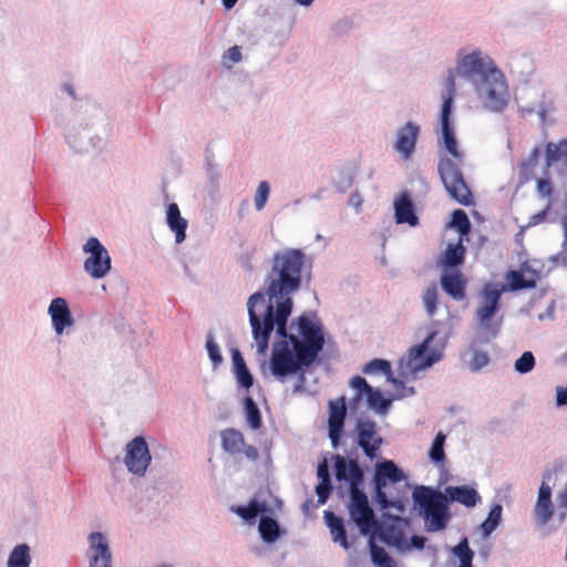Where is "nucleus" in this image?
<instances>
[{
    "instance_id": "nucleus-1",
    "label": "nucleus",
    "mask_w": 567,
    "mask_h": 567,
    "mask_svg": "<svg viewBox=\"0 0 567 567\" xmlns=\"http://www.w3.org/2000/svg\"><path fill=\"white\" fill-rule=\"evenodd\" d=\"M306 255L301 249L287 248L274 254L267 274L266 303L261 292L252 293L247 302L252 337L259 353L265 354L271 332L277 327L278 336H286V323L292 310L291 293L301 286V272Z\"/></svg>"
},
{
    "instance_id": "nucleus-2",
    "label": "nucleus",
    "mask_w": 567,
    "mask_h": 567,
    "mask_svg": "<svg viewBox=\"0 0 567 567\" xmlns=\"http://www.w3.org/2000/svg\"><path fill=\"white\" fill-rule=\"evenodd\" d=\"M306 255L301 249L287 248L274 254L267 274L266 303L261 292L252 293L247 302L252 337L259 353L265 354L271 332L277 327L278 336H286V323L292 310L291 293L301 286V272Z\"/></svg>"
},
{
    "instance_id": "nucleus-3",
    "label": "nucleus",
    "mask_w": 567,
    "mask_h": 567,
    "mask_svg": "<svg viewBox=\"0 0 567 567\" xmlns=\"http://www.w3.org/2000/svg\"><path fill=\"white\" fill-rule=\"evenodd\" d=\"M449 103L450 102L447 101L445 106L441 110L440 120L442 140L440 141V144L443 145L444 150L450 154L451 157H440L437 172L450 197L453 198L456 203L468 207L474 205L475 200L473 193L461 169L464 154L458 148L454 128L450 123L451 113Z\"/></svg>"
},
{
    "instance_id": "nucleus-4",
    "label": "nucleus",
    "mask_w": 567,
    "mask_h": 567,
    "mask_svg": "<svg viewBox=\"0 0 567 567\" xmlns=\"http://www.w3.org/2000/svg\"><path fill=\"white\" fill-rule=\"evenodd\" d=\"M413 499L427 532L435 533L446 528L451 517L446 495L427 486H419L413 492Z\"/></svg>"
},
{
    "instance_id": "nucleus-5",
    "label": "nucleus",
    "mask_w": 567,
    "mask_h": 567,
    "mask_svg": "<svg viewBox=\"0 0 567 567\" xmlns=\"http://www.w3.org/2000/svg\"><path fill=\"white\" fill-rule=\"evenodd\" d=\"M297 323L298 331L303 338L302 341L295 334H289L287 331L286 336L280 337L290 341L293 351L300 354V359L315 362L324 346L322 330L306 316L299 317Z\"/></svg>"
},
{
    "instance_id": "nucleus-6",
    "label": "nucleus",
    "mask_w": 567,
    "mask_h": 567,
    "mask_svg": "<svg viewBox=\"0 0 567 567\" xmlns=\"http://www.w3.org/2000/svg\"><path fill=\"white\" fill-rule=\"evenodd\" d=\"M290 344L288 339H284L274 346L269 369L271 374L278 380H284L288 375L299 372L302 367H309L313 363L312 361L300 359V354L295 352Z\"/></svg>"
},
{
    "instance_id": "nucleus-7",
    "label": "nucleus",
    "mask_w": 567,
    "mask_h": 567,
    "mask_svg": "<svg viewBox=\"0 0 567 567\" xmlns=\"http://www.w3.org/2000/svg\"><path fill=\"white\" fill-rule=\"evenodd\" d=\"M354 432L357 445L363 451V454L371 461L377 458L383 444L377 422L370 419H359Z\"/></svg>"
},
{
    "instance_id": "nucleus-8",
    "label": "nucleus",
    "mask_w": 567,
    "mask_h": 567,
    "mask_svg": "<svg viewBox=\"0 0 567 567\" xmlns=\"http://www.w3.org/2000/svg\"><path fill=\"white\" fill-rule=\"evenodd\" d=\"M484 106L492 112H502L508 102V89L501 71H492L483 82Z\"/></svg>"
},
{
    "instance_id": "nucleus-9",
    "label": "nucleus",
    "mask_w": 567,
    "mask_h": 567,
    "mask_svg": "<svg viewBox=\"0 0 567 567\" xmlns=\"http://www.w3.org/2000/svg\"><path fill=\"white\" fill-rule=\"evenodd\" d=\"M90 256L84 262V269L95 279L103 278L111 269V258L105 247L95 237L87 239L83 247Z\"/></svg>"
},
{
    "instance_id": "nucleus-10",
    "label": "nucleus",
    "mask_w": 567,
    "mask_h": 567,
    "mask_svg": "<svg viewBox=\"0 0 567 567\" xmlns=\"http://www.w3.org/2000/svg\"><path fill=\"white\" fill-rule=\"evenodd\" d=\"M351 388L355 391L351 400L352 406H358L362 398H365L368 405L380 414H386L391 406V400L384 399L382 393L368 384L364 378L355 375L350 381Z\"/></svg>"
},
{
    "instance_id": "nucleus-11",
    "label": "nucleus",
    "mask_w": 567,
    "mask_h": 567,
    "mask_svg": "<svg viewBox=\"0 0 567 567\" xmlns=\"http://www.w3.org/2000/svg\"><path fill=\"white\" fill-rule=\"evenodd\" d=\"M492 71H498L493 61L481 52L466 54L457 60L456 72L464 78H480L482 82L489 78Z\"/></svg>"
},
{
    "instance_id": "nucleus-12",
    "label": "nucleus",
    "mask_w": 567,
    "mask_h": 567,
    "mask_svg": "<svg viewBox=\"0 0 567 567\" xmlns=\"http://www.w3.org/2000/svg\"><path fill=\"white\" fill-rule=\"evenodd\" d=\"M542 484L549 486L550 489L561 486L564 489L557 493L556 517L558 524L563 523L567 516V463H557L553 470L544 474Z\"/></svg>"
},
{
    "instance_id": "nucleus-13",
    "label": "nucleus",
    "mask_w": 567,
    "mask_h": 567,
    "mask_svg": "<svg viewBox=\"0 0 567 567\" xmlns=\"http://www.w3.org/2000/svg\"><path fill=\"white\" fill-rule=\"evenodd\" d=\"M347 419V400L340 396L328 402V436L333 449L341 445Z\"/></svg>"
},
{
    "instance_id": "nucleus-14",
    "label": "nucleus",
    "mask_w": 567,
    "mask_h": 567,
    "mask_svg": "<svg viewBox=\"0 0 567 567\" xmlns=\"http://www.w3.org/2000/svg\"><path fill=\"white\" fill-rule=\"evenodd\" d=\"M349 514L363 535L370 533L375 524L373 511L369 505L365 494L361 489L351 491Z\"/></svg>"
},
{
    "instance_id": "nucleus-15",
    "label": "nucleus",
    "mask_w": 567,
    "mask_h": 567,
    "mask_svg": "<svg viewBox=\"0 0 567 567\" xmlns=\"http://www.w3.org/2000/svg\"><path fill=\"white\" fill-rule=\"evenodd\" d=\"M435 336L436 332L430 333L421 344L415 346L410 350L408 364L412 370L429 368L441 359V351L429 350V344Z\"/></svg>"
},
{
    "instance_id": "nucleus-16",
    "label": "nucleus",
    "mask_w": 567,
    "mask_h": 567,
    "mask_svg": "<svg viewBox=\"0 0 567 567\" xmlns=\"http://www.w3.org/2000/svg\"><path fill=\"white\" fill-rule=\"evenodd\" d=\"M419 135L420 126L414 122H408L399 128L393 147L404 161L412 157Z\"/></svg>"
},
{
    "instance_id": "nucleus-17",
    "label": "nucleus",
    "mask_w": 567,
    "mask_h": 567,
    "mask_svg": "<svg viewBox=\"0 0 567 567\" xmlns=\"http://www.w3.org/2000/svg\"><path fill=\"white\" fill-rule=\"evenodd\" d=\"M501 292L496 289H486L484 291L483 306L476 311L477 320L481 326L489 330L491 334L495 337L498 332V326L491 323V319L498 310Z\"/></svg>"
},
{
    "instance_id": "nucleus-18",
    "label": "nucleus",
    "mask_w": 567,
    "mask_h": 567,
    "mask_svg": "<svg viewBox=\"0 0 567 567\" xmlns=\"http://www.w3.org/2000/svg\"><path fill=\"white\" fill-rule=\"evenodd\" d=\"M536 526L545 528L555 515L549 486L540 484L536 503L533 508Z\"/></svg>"
},
{
    "instance_id": "nucleus-19",
    "label": "nucleus",
    "mask_w": 567,
    "mask_h": 567,
    "mask_svg": "<svg viewBox=\"0 0 567 567\" xmlns=\"http://www.w3.org/2000/svg\"><path fill=\"white\" fill-rule=\"evenodd\" d=\"M220 436L224 450L231 455L243 453L247 458L252 461L258 457V450L245 444L241 432L234 429H227L221 432Z\"/></svg>"
},
{
    "instance_id": "nucleus-20",
    "label": "nucleus",
    "mask_w": 567,
    "mask_h": 567,
    "mask_svg": "<svg viewBox=\"0 0 567 567\" xmlns=\"http://www.w3.org/2000/svg\"><path fill=\"white\" fill-rule=\"evenodd\" d=\"M375 483L378 488L379 502L386 507V501L381 488L386 485L388 482L396 483L403 478V473L395 466V463H377Z\"/></svg>"
},
{
    "instance_id": "nucleus-21",
    "label": "nucleus",
    "mask_w": 567,
    "mask_h": 567,
    "mask_svg": "<svg viewBox=\"0 0 567 567\" xmlns=\"http://www.w3.org/2000/svg\"><path fill=\"white\" fill-rule=\"evenodd\" d=\"M441 286L455 300H463L466 296V279L460 270H445L441 276Z\"/></svg>"
},
{
    "instance_id": "nucleus-22",
    "label": "nucleus",
    "mask_w": 567,
    "mask_h": 567,
    "mask_svg": "<svg viewBox=\"0 0 567 567\" xmlns=\"http://www.w3.org/2000/svg\"><path fill=\"white\" fill-rule=\"evenodd\" d=\"M49 313L52 319V324L58 334H61L65 327L73 323L70 309L63 298H55L51 301Z\"/></svg>"
},
{
    "instance_id": "nucleus-23",
    "label": "nucleus",
    "mask_w": 567,
    "mask_h": 567,
    "mask_svg": "<svg viewBox=\"0 0 567 567\" xmlns=\"http://www.w3.org/2000/svg\"><path fill=\"white\" fill-rule=\"evenodd\" d=\"M395 219L398 224L416 226L419 218L414 213V205L406 192L400 194L394 200Z\"/></svg>"
},
{
    "instance_id": "nucleus-24",
    "label": "nucleus",
    "mask_w": 567,
    "mask_h": 567,
    "mask_svg": "<svg viewBox=\"0 0 567 567\" xmlns=\"http://www.w3.org/2000/svg\"><path fill=\"white\" fill-rule=\"evenodd\" d=\"M336 476L339 481H347L350 485V492L360 489L359 485L363 478V472L359 463H336Z\"/></svg>"
},
{
    "instance_id": "nucleus-25",
    "label": "nucleus",
    "mask_w": 567,
    "mask_h": 567,
    "mask_svg": "<svg viewBox=\"0 0 567 567\" xmlns=\"http://www.w3.org/2000/svg\"><path fill=\"white\" fill-rule=\"evenodd\" d=\"M380 538L386 545L394 547L401 553L411 550L409 539H406L403 529L398 526H385L381 530Z\"/></svg>"
},
{
    "instance_id": "nucleus-26",
    "label": "nucleus",
    "mask_w": 567,
    "mask_h": 567,
    "mask_svg": "<svg viewBox=\"0 0 567 567\" xmlns=\"http://www.w3.org/2000/svg\"><path fill=\"white\" fill-rule=\"evenodd\" d=\"M89 540V558H99V559H112V553L109 546L107 538L104 534L100 532H93L87 537Z\"/></svg>"
},
{
    "instance_id": "nucleus-27",
    "label": "nucleus",
    "mask_w": 567,
    "mask_h": 567,
    "mask_svg": "<svg viewBox=\"0 0 567 567\" xmlns=\"http://www.w3.org/2000/svg\"><path fill=\"white\" fill-rule=\"evenodd\" d=\"M167 225L175 233V241L181 244L186 237L187 220L181 216L177 204L172 203L167 207Z\"/></svg>"
},
{
    "instance_id": "nucleus-28",
    "label": "nucleus",
    "mask_w": 567,
    "mask_h": 567,
    "mask_svg": "<svg viewBox=\"0 0 567 567\" xmlns=\"http://www.w3.org/2000/svg\"><path fill=\"white\" fill-rule=\"evenodd\" d=\"M446 493L449 501L457 502L466 507H474L481 499L478 493L466 485L456 487L450 486L446 488Z\"/></svg>"
},
{
    "instance_id": "nucleus-29",
    "label": "nucleus",
    "mask_w": 567,
    "mask_h": 567,
    "mask_svg": "<svg viewBox=\"0 0 567 567\" xmlns=\"http://www.w3.org/2000/svg\"><path fill=\"white\" fill-rule=\"evenodd\" d=\"M323 518L326 525L330 529L333 542L340 543L344 549H348L349 543L347 540L346 528L343 526L342 519L329 511L324 512Z\"/></svg>"
},
{
    "instance_id": "nucleus-30",
    "label": "nucleus",
    "mask_w": 567,
    "mask_h": 567,
    "mask_svg": "<svg viewBox=\"0 0 567 567\" xmlns=\"http://www.w3.org/2000/svg\"><path fill=\"white\" fill-rule=\"evenodd\" d=\"M124 461H152L148 445L143 436H136L127 443Z\"/></svg>"
},
{
    "instance_id": "nucleus-31",
    "label": "nucleus",
    "mask_w": 567,
    "mask_h": 567,
    "mask_svg": "<svg viewBox=\"0 0 567 567\" xmlns=\"http://www.w3.org/2000/svg\"><path fill=\"white\" fill-rule=\"evenodd\" d=\"M233 363L238 383L245 389L251 388L254 384V378L249 372L241 353L237 349L233 350Z\"/></svg>"
},
{
    "instance_id": "nucleus-32",
    "label": "nucleus",
    "mask_w": 567,
    "mask_h": 567,
    "mask_svg": "<svg viewBox=\"0 0 567 567\" xmlns=\"http://www.w3.org/2000/svg\"><path fill=\"white\" fill-rule=\"evenodd\" d=\"M31 561L30 546L27 544H18L8 556L7 567H30Z\"/></svg>"
},
{
    "instance_id": "nucleus-33",
    "label": "nucleus",
    "mask_w": 567,
    "mask_h": 567,
    "mask_svg": "<svg viewBox=\"0 0 567 567\" xmlns=\"http://www.w3.org/2000/svg\"><path fill=\"white\" fill-rule=\"evenodd\" d=\"M533 278H525L518 270H509L506 274L509 290L517 291L522 289H534L537 286L536 271H533Z\"/></svg>"
},
{
    "instance_id": "nucleus-34",
    "label": "nucleus",
    "mask_w": 567,
    "mask_h": 567,
    "mask_svg": "<svg viewBox=\"0 0 567 567\" xmlns=\"http://www.w3.org/2000/svg\"><path fill=\"white\" fill-rule=\"evenodd\" d=\"M465 247L462 239L457 244H450L443 255V266L445 268H453L463 264L465 258Z\"/></svg>"
},
{
    "instance_id": "nucleus-35",
    "label": "nucleus",
    "mask_w": 567,
    "mask_h": 567,
    "mask_svg": "<svg viewBox=\"0 0 567 567\" xmlns=\"http://www.w3.org/2000/svg\"><path fill=\"white\" fill-rule=\"evenodd\" d=\"M539 155H540V150L539 147H534L528 156V158L526 161H523L520 164H519V183L520 184H526L528 183L533 175H534V171H535V167L538 163V159H539Z\"/></svg>"
},
{
    "instance_id": "nucleus-36",
    "label": "nucleus",
    "mask_w": 567,
    "mask_h": 567,
    "mask_svg": "<svg viewBox=\"0 0 567 567\" xmlns=\"http://www.w3.org/2000/svg\"><path fill=\"white\" fill-rule=\"evenodd\" d=\"M502 511L501 504H495L491 508L486 519L480 525L483 538H487L498 527L502 520Z\"/></svg>"
},
{
    "instance_id": "nucleus-37",
    "label": "nucleus",
    "mask_w": 567,
    "mask_h": 567,
    "mask_svg": "<svg viewBox=\"0 0 567 567\" xmlns=\"http://www.w3.org/2000/svg\"><path fill=\"white\" fill-rule=\"evenodd\" d=\"M258 530L264 542L269 544L274 543L279 537L280 533L278 523L267 516L260 518Z\"/></svg>"
},
{
    "instance_id": "nucleus-38",
    "label": "nucleus",
    "mask_w": 567,
    "mask_h": 567,
    "mask_svg": "<svg viewBox=\"0 0 567 567\" xmlns=\"http://www.w3.org/2000/svg\"><path fill=\"white\" fill-rule=\"evenodd\" d=\"M451 553L458 559V567H473L472 561L474 558V551L470 548L466 537H464L456 546H454L451 549Z\"/></svg>"
},
{
    "instance_id": "nucleus-39",
    "label": "nucleus",
    "mask_w": 567,
    "mask_h": 567,
    "mask_svg": "<svg viewBox=\"0 0 567 567\" xmlns=\"http://www.w3.org/2000/svg\"><path fill=\"white\" fill-rule=\"evenodd\" d=\"M244 405H245L246 421H247L248 425L252 430L260 429L261 424H262L261 414H260V411H259L257 404L252 400V398L246 396L244 400Z\"/></svg>"
},
{
    "instance_id": "nucleus-40",
    "label": "nucleus",
    "mask_w": 567,
    "mask_h": 567,
    "mask_svg": "<svg viewBox=\"0 0 567 567\" xmlns=\"http://www.w3.org/2000/svg\"><path fill=\"white\" fill-rule=\"evenodd\" d=\"M371 560L377 567H396L394 559L389 556L384 548L375 545L372 539L369 542Z\"/></svg>"
},
{
    "instance_id": "nucleus-41",
    "label": "nucleus",
    "mask_w": 567,
    "mask_h": 567,
    "mask_svg": "<svg viewBox=\"0 0 567 567\" xmlns=\"http://www.w3.org/2000/svg\"><path fill=\"white\" fill-rule=\"evenodd\" d=\"M231 511L238 514L243 519L249 522L256 518L259 514L267 511V506L264 503L256 501L250 502L247 506H235Z\"/></svg>"
},
{
    "instance_id": "nucleus-42",
    "label": "nucleus",
    "mask_w": 567,
    "mask_h": 567,
    "mask_svg": "<svg viewBox=\"0 0 567 567\" xmlns=\"http://www.w3.org/2000/svg\"><path fill=\"white\" fill-rule=\"evenodd\" d=\"M422 301L426 313L433 317L437 310L439 305V290L435 284L429 286L422 296Z\"/></svg>"
},
{
    "instance_id": "nucleus-43",
    "label": "nucleus",
    "mask_w": 567,
    "mask_h": 567,
    "mask_svg": "<svg viewBox=\"0 0 567 567\" xmlns=\"http://www.w3.org/2000/svg\"><path fill=\"white\" fill-rule=\"evenodd\" d=\"M117 464L120 466L114 468V474L117 475L118 477L125 472L128 474H132L134 476L141 477V476L145 475L150 463H117Z\"/></svg>"
},
{
    "instance_id": "nucleus-44",
    "label": "nucleus",
    "mask_w": 567,
    "mask_h": 567,
    "mask_svg": "<svg viewBox=\"0 0 567 567\" xmlns=\"http://www.w3.org/2000/svg\"><path fill=\"white\" fill-rule=\"evenodd\" d=\"M451 226L455 227L461 236H466L471 230V221L466 213L462 209H456L453 212Z\"/></svg>"
},
{
    "instance_id": "nucleus-45",
    "label": "nucleus",
    "mask_w": 567,
    "mask_h": 567,
    "mask_svg": "<svg viewBox=\"0 0 567 567\" xmlns=\"http://www.w3.org/2000/svg\"><path fill=\"white\" fill-rule=\"evenodd\" d=\"M445 435L442 432H439L432 443V446L429 451V456L431 461H445V453H444V443H445Z\"/></svg>"
},
{
    "instance_id": "nucleus-46",
    "label": "nucleus",
    "mask_w": 567,
    "mask_h": 567,
    "mask_svg": "<svg viewBox=\"0 0 567 567\" xmlns=\"http://www.w3.org/2000/svg\"><path fill=\"white\" fill-rule=\"evenodd\" d=\"M455 73L456 72V69L455 70H450L449 71V74L445 79V92L443 94V104H442V107L445 106L446 102L449 101V105H450V112L452 111V105H453V101H454V95H455Z\"/></svg>"
},
{
    "instance_id": "nucleus-47",
    "label": "nucleus",
    "mask_w": 567,
    "mask_h": 567,
    "mask_svg": "<svg viewBox=\"0 0 567 567\" xmlns=\"http://www.w3.org/2000/svg\"><path fill=\"white\" fill-rule=\"evenodd\" d=\"M515 370L525 374L530 372L535 367V358L530 351H525L516 361H515Z\"/></svg>"
},
{
    "instance_id": "nucleus-48",
    "label": "nucleus",
    "mask_w": 567,
    "mask_h": 567,
    "mask_svg": "<svg viewBox=\"0 0 567 567\" xmlns=\"http://www.w3.org/2000/svg\"><path fill=\"white\" fill-rule=\"evenodd\" d=\"M363 372L367 374L382 372L389 374L391 372L390 362L382 359H373L365 364Z\"/></svg>"
},
{
    "instance_id": "nucleus-49",
    "label": "nucleus",
    "mask_w": 567,
    "mask_h": 567,
    "mask_svg": "<svg viewBox=\"0 0 567 567\" xmlns=\"http://www.w3.org/2000/svg\"><path fill=\"white\" fill-rule=\"evenodd\" d=\"M270 193V186L267 182H260L255 196V207L257 210H261L268 199Z\"/></svg>"
},
{
    "instance_id": "nucleus-50",
    "label": "nucleus",
    "mask_w": 567,
    "mask_h": 567,
    "mask_svg": "<svg viewBox=\"0 0 567 567\" xmlns=\"http://www.w3.org/2000/svg\"><path fill=\"white\" fill-rule=\"evenodd\" d=\"M206 349L209 355V359L215 365H218L221 363L223 358L219 351L218 344L213 340V338L209 336L206 341Z\"/></svg>"
},
{
    "instance_id": "nucleus-51",
    "label": "nucleus",
    "mask_w": 567,
    "mask_h": 567,
    "mask_svg": "<svg viewBox=\"0 0 567 567\" xmlns=\"http://www.w3.org/2000/svg\"><path fill=\"white\" fill-rule=\"evenodd\" d=\"M536 189L540 197H551L554 193L553 183L548 178H538L536 181Z\"/></svg>"
},
{
    "instance_id": "nucleus-52",
    "label": "nucleus",
    "mask_w": 567,
    "mask_h": 567,
    "mask_svg": "<svg viewBox=\"0 0 567 567\" xmlns=\"http://www.w3.org/2000/svg\"><path fill=\"white\" fill-rule=\"evenodd\" d=\"M331 489V482H319L318 486L316 487L319 504H324L327 502Z\"/></svg>"
},
{
    "instance_id": "nucleus-53",
    "label": "nucleus",
    "mask_w": 567,
    "mask_h": 567,
    "mask_svg": "<svg viewBox=\"0 0 567 567\" xmlns=\"http://www.w3.org/2000/svg\"><path fill=\"white\" fill-rule=\"evenodd\" d=\"M391 382H392L394 389L399 392L396 395L398 399L410 396L415 393L414 388L405 386V384L401 380L392 379Z\"/></svg>"
},
{
    "instance_id": "nucleus-54",
    "label": "nucleus",
    "mask_w": 567,
    "mask_h": 567,
    "mask_svg": "<svg viewBox=\"0 0 567 567\" xmlns=\"http://www.w3.org/2000/svg\"><path fill=\"white\" fill-rule=\"evenodd\" d=\"M489 359L488 355L485 352H475L473 360H472V369L473 370H480L484 365L488 363Z\"/></svg>"
},
{
    "instance_id": "nucleus-55",
    "label": "nucleus",
    "mask_w": 567,
    "mask_h": 567,
    "mask_svg": "<svg viewBox=\"0 0 567 567\" xmlns=\"http://www.w3.org/2000/svg\"><path fill=\"white\" fill-rule=\"evenodd\" d=\"M224 59H228L231 63L239 62L241 60L240 48L237 45L229 48L225 53Z\"/></svg>"
},
{
    "instance_id": "nucleus-56",
    "label": "nucleus",
    "mask_w": 567,
    "mask_h": 567,
    "mask_svg": "<svg viewBox=\"0 0 567 567\" xmlns=\"http://www.w3.org/2000/svg\"><path fill=\"white\" fill-rule=\"evenodd\" d=\"M329 463H319L317 475L319 478V482H330V475H329Z\"/></svg>"
},
{
    "instance_id": "nucleus-57",
    "label": "nucleus",
    "mask_w": 567,
    "mask_h": 567,
    "mask_svg": "<svg viewBox=\"0 0 567 567\" xmlns=\"http://www.w3.org/2000/svg\"><path fill=\"white\" fill-rule=\"evenodd\" d=\"M425 540H426V538L423 536H417V535L412 536L411 539L409 540L411 550L412 549H419V550L423 549V547L425 545Z\"/></svg>"
},
{
    "instance_id": "nucleus-58",
    "label": "nucleus",
    "mask_w": 567,
    "mask_h": 567,
    "mask_svg": "<svg viewBox=\"0 0 567 567\" xmlns=\"http://www.w3.org/2000/svg\"><path fill=\"white\" fill-rule=\"evenodd\" d=\"M89 567H112V559L89 558Z\"/></svg>"
},
{
    "instance_id": "nucleus-59",
    "label": "nucleus",
    "mask_w": 567,
    "mask_h": 567,
    "mask_svg": "<svg viewBox=\"0 0 567 567\" xmlns=\"http://www.w3.org/2000/svg\"><path fill=\"white\" fill-rule=\"evenodd\" d=\"M557 405H567V388H558L556 394Z\"/></svg>"
},
{
    "instance_id": "nucleus-60",
    "label": "nucleus",
    "mask_w": 567,
    "mask_h": 567,
    "mask_svg": "<svg viewBox=\"0 0 567 567\" xmlns=\"http://www.w3.org/2000/svg\"><path fill=\"white\" fill-rule=\"evenodd\" d=\"M548 209H549V205L544 210L539 212L538 214L533 215L529 224L537 225V224L544 221L547 216Z\"/></svg>"
},
{
    "instance_id": "nucleus-61",
    "label": "nucleus",
    "mask_w": 567,
    "mask_h": 567,
    "mask_svg": "<svg viewBox=\"0 0 567 567\" xmlns=\"http://www.w3.org/2000/svg\"><path fill=\"white\" fill-rule=\"evenodd\" d=\"M238 0H223V4L226 9H231Z\"/></svg>"
},
{
    "instance_id": "nucleus-62",
    "label": "nucleus",
    "mask_w": 567,
    "mask_h": 567,
    "mask_svg": "<svg viewBox=\"0 0 567 567\" xmlns=\"http://www.w3.org/2000/svg\"><path fill=\"white\" fill-rule=\"evenodd\" d=\"M301 6H310L315 0H296Z\"/></svg>"
},
{
    "instance_id": "nucleus-63",
    "label": "nucleus",
    "mask_w": 567,
    "mask_h": 567,
    "mask_svg": "<svg viewBox=\"0 0 567 567\" xmlns=\"http://www.w3.org/2000/svg\"><path fill=\"white\" fill-rule=\"evenodd\" d=\"M332 461H337V462H340V461H351L350 458L347 460L344 456H341V455H334L332 457Z\"/></svg>"
},
{
    "instance_id": "nucleus-64",
    "label": "nucleus",
    "mask_w": 567,
    "mask_h": 567,
    "mask_svg": "<svg viewBox=\"0 0 567 567\" xmlns=\"http://www.w3.org/2000/svg\"><path fill=\"white\" fill-rule=\"evenodd\" d=\"M154 567H174V566L171 564L162 563V564L155 565Z\"/></svg>"
}]
</instances>
